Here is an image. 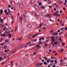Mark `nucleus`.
I'll return each mask as SVG.
<instances>
[{"label":"nucleus","instance_id":"f257e3e1","mask_svg":"<svg viewBox=\"0 0 67 67\" xmlns=\"http://www.w3.org/2000/svg\"><path fill=\"white\" fill-rule=\"evenodd\" d=\"M51 40H52V41L51 42L52 43H54L56 41V40H55V38L54 37H51Z\"/></svg>","mask_w":67,"mask_h":67},{"label":"nucleus","instance_id":"f03ea898","mask_svg":"<svg viewBox=\"0 0 67 67\" xmlns=\"http://www.w3.org/2000/svg\"><path fill=\"white\" fill-rule=\"evenodd\" d=\"M32 15H34V16H35V18L37 16V14H36V13L34 12L32 13Z\"/></svg>","mask_w":67,"mask_h":67},{"label":"nucleus","instance_id":"7ed1b4c3","mask_svg":"<svg viewBox=\"0 0 67 67\" xmlns=\"http://www.w3.org/2000/svg\"><path fill=\"white\" fill-rule=\"evenodd\" d=\"M46 16H47V17H48V18L49 16V17L50 18H52V15H50L49 14H47L46 15Z\"/></svg>","mask_w":67,"mask_h":67},{"label":"nucleus","instance_id":"20e7f679","mask_svg":"<svg viewBox=\"0 0 67 67\" xmlns=\"http://www.w3.org/2000/svg\"><path fill=\"white\" fill-rule=\"evenodd\" d=\"M25 56H27V57H28L29 55V53L27 52H25Z\"/></svg>","mask_w":67,"mask_h":67},{"label":"nucleus","instance_id":"39448f33","mask_svg":"<svg viewBox=\"0 0 67 67\" xmlns=\"http://www.w3.org/2000/svg\"><path fill=\"white\" fill-rule=\"evenodd\" d=\"M53 35L54 36H57L58 35V33L57 32H54L53 34Z\"/></svg>","mask_w":67,"mask_h":67},{"label":"nucleus","instance_id":"423d86ee","mask_svg":"<svg viewBox=\"0 0 67 67\" xmlns=\"http://www.w3.org/2000/svg\"><path fill=\"white\" fill-rule=\"evenodd\" d=\"M34 2H35V0H31L30 1V3L31 4H32Z\"/></svg>","mask_w":67,"mask_h":67},{"label":"nucleus","instance_id":"0eeeda50","mask_svg":"<svg viewBox=\"0 0 67 67\" xmlns=\"http://www.w3.org/2000/svg\"><path fill=\"white\" fill-rule=\"evenodd\" d=\"M25 63L26 64H29V61L28 60H26V59H25Z\"/></svg>","mask_w":67,"mask_h":67},{"label":"nucleus","instance_id":"6e6552de","mask_svg":"<svg viewBox=\"0 0 67 67\" xmlns=\"http://www.w3.org/2000/svg\"><path fill=\"white\" fill-rule=\"evenodd\" d=\"M26 14H27V12H26V11H25V12H24V17L25 18V16L26 15Z\"/></svg>","mask_w":67,"mask_h":67},{"label":"nucleus","instance_id":"1a4fd4ad","mask_svg":"<svg viewBox=\"0 0 67 67\" xmlns=\"http://www.w3.org/2000/svg\"><path fill=\"white\" fill-rule=\"evenodd\" d=\"M64 49H62L60 50L59 52L60 53H63V52H64Z\"/></svg>","mask_w":67,"mask_h":67},{"label":"nucleus","instance_id":"9d476101","mask_svg":"<svg viewBox=\"0 0 67 67\" xmlns=\"http://www.w3.org/2000/svg\"><path fill=\"white\" fill-rule=\"evenodd\" d=\"M23 47V46H20L18 48V49H21Z\"/></svg>","mask_w":67,"mask_h":67},{"label":"nucleus","instance_id":"9b49d317","mask_svg":"<svg viewBox=\"0 0 67 67\" xmlns=\"http://www.w3.org/2000/svg\"><path fill=\"white\" fill-rule=\"evenodd\" d=\"M60 45L59 44H57L55 46V47L57 48V47H58L59 46H60Z\"/></svg>","mask_w":67,"mask_h":67},{"label":"nucleus","instance_id":"f8f14e48","mask_svg":"<svg viewBox=\"0 0 67 67\" xmlns=\"http://www.w3.org/2000/svg\"><path fill=\"white\" fill-rule=\"evenodd\" d=\"M27 27H31V25L30 24H28L27 25Z\"/></svg>","mask_w":67,"mask_h":67},{"label":"nucleus","instance_id":"ddd939ff","mask_svg":"<svg viewBox=\"0 0 67 67\" xmlns=\"http://www.w3.org/2000/svg\"><path fill=\"white\" fill-rule=\"evenodd\" d=\"M6 35V34H2L1 35V36H2L3 37H4Z\"/></svg>","mask_w":67,"mask_h":67},{"label":"nucleus","instance_id":"4468645a","mask_svg":"<svg viewBox=\"0 0 67 67\" xmlns=\"http://www.w3.org/2000/svg\"><path fill=\"white\" fill-rule=\"evenodd\" d=\"M5 44V43H2L0 44V45L1 46H3V45H4Z\"/></svg>","mask_w":67,"mask_h":67},{"label":"nucleus","instance_id":"2eb2a0df","mask_svg":"<svg viewBox=\"0 0 67 67\" xmlns=\"http://www.w3.org/2000/svg\"><path fill=\"white\" fill-rule=\"evenodd\" d=\"M0 11L1 12V14H2L3 13V10L1 9L0 10Z\"/></svg>","mask_w":67,"mask_h":67},{"label":"nucleus","instance_id":"dca6fc26","mask_svg":"<svg viewBox=\"0 0 67 67\" xmlns=\"http://www.w3.org/2000/svg\"><path fill=\"white\" fill-rule=\"evenodd\" d=\"M41 34V33L38 34H35L34 35H35V36H36L37 35H38L39 34Z\"/></svg>","mask_w":67,"mask_h":67},{"label":"nucleus","instance_id":"f3484780","mask_svg":"<svg viewBox=\"0 0 67 67\" xmlns=\"http://www.w3.org/2000/svg\"><path fill=\"white\" fill-rule=\"evenodd\" d=\"M20 19V20L21 21H22V20H23V19H22V17H20V18H19Z\"/></svg>","mask_w":67,"mask_h":67},{"label":"nucleus","instance_id":"a211bd4d","mask_svg":"<svg viewBox=\"0 0 67 67\" xmlns=\"http://www.w3.org/2000/svg\"><path fill=\"white\" fill-rule=\"evenodd\" d=\"M5 53H6L7 52H9V49H7H7H5V50L4 51Z\"/></svg>","mask_w":67,"mask_h":67},{"label":"nucleus","instance_id":"6ab92c4d","mask_svg":"<svg viewBox=\"0 0 67 67\" xmlns=\"http://www.w3.org/2000/svg\"><path fill=\"white\" fill-rule=\"evenodd\" d=\"M21 4L23 5H25V3L24 2H23Z\"/></svg>","mask_w":67,"mask_h":67},{"label":"nucleus","instance_id":"aec40b11","mask_svg":"<svg viewBox=\"0 0 67 67\" xmlns=\"http://www.w3.org/2000/svg\"><path fill=\"white\" fill-rule=\"evenodd\" d=\"M31 43V42H29L27 43L26 44V45H30V44H31V43Z\"/></svg>","mask_w":67,"mask_h":67},{"label":"nucleus","instance_id":"412c9836","mask_svg":"<svg viewBox=\"0 0 67 67\" xmlns=\"http://www.w3.org/2000/svg\"><path fill=\"white\" fill-rule=\"evenodd\" d=\"M9 38H11V34H9Z\"/></svg>","mask_w":67,"mask_h":67},{"label":"nucleus","instance_id":"4be33fe9","mask_svg":"<svg viewBox=\"0 0 67 67\" xmlns=\"http://www.w3.org/2000/svg\"><path fill=\"white\" fill-rule=\"evenodd\" d=\"M37 7H38V6L36 5H34V8H36H36H37Z\"/></svg>","mask_w":67,"mask_h":67},{"label":"nucleus","instance_id":"5701e85b","mask_svg":"<svg viewBox=\"0 0 67 67\" xmlns=\"http://www.w3.org/2000/svg\"><path fill=\"white\" fill-rule=\"evenodd\" d=\"M9 13H12V12H13V11H10V10L9 9Z\"/></svg>","mask_w":67,"mask_h":67},{"label":"nucleus","instance_id":"b1692460","mask_svg":"<svg viewBox=\"0 0 67 67\" xmlns=\"http://www.w3.org/2000/svg\"><path fill=\"white\" fill-rule=\"evenodd\" d=\"M50 59H49V60H48L47 61V63H49L50 62L51 60H50Z\"/></svg>","mask_w":67,"mask_h":67},{"label":"nucleus","instance_id":"393cba45","mask_svg":"<svg viewBox=\"0 0 67 67\" xmlns=\"http://www.w3.org/2000/svg\"><path fill=\"white\" fill-rule=\"evenodd\" d=\"M43 58L44 59H45V60H47V57H44Z\"/></svg>","mask_w":67,"mask_h":67},{"label":"nucleus","instance_id":"a878e982","mask_svg":"<svg viewBox=\"0 0 67 67\" xmlns=\"http://www.w3.org/2000/svg\"><path fill=\"white\" fill-rule=\"evenodd\" d=\"M57 13H55L54 14V16H56V15H57Z\"/></svg>","mask_w":67,"mask_h":67},{"label":"nucleus","instance_id":"bb28decb","mask_svg":"<svg viewBox=\"0 0 67 67\" xmlns=\"http://www.w3.org/2000/svg\"><path fill=\"white\" fill-rule=\"evenodd\" d=\"M7 46H4L3 47V48H7Z\"/></svg>","mask_w":67,"mask_h":67},{"label":"nucleus","instance_id":"cd10ccee","mask_svg":"<svg viewBox=\"0 0 67 67\" xmlns=\"http://www.w3.org/2000/svg\"><path fill=\"white\" fill-rule=\"evenodd\" d=\"M44 64V65H47V63L44 62L43 63Z\"/></svg>","mask_w":67,"mask_h":67},{"label":"nucleus","instance_id":"c85d7f7f","mask_svg":"<svg viewBox=\"0 0 67 67\" xmlns=\"http://www.w3.org/2000/svg\"><path fill=\"white\" fill-rule=\"evenodd\" d=\"M6 14V15H9V13L8 12H6V13H5Z\"/></svg>","mask_w":67,"mask_h":67},{"label":"nucleus","instance_id":"c756f323","mask_svg":"<svg viewBox=\"0 0 67 67\" xmlns=\"http://www.w3.org/2000/svg\"><path fill=\"white\" fill-rule=\"evenodd\" d=\"M51 27L50 28V29L52 30H53L54 29V28H53V27Z\"/></svg>","mask_w":67,"mask_h":67},{"label":"nucleus","instance_id":"7c9ffc66","mask_svg":"<svg viewBox=\"0 0 67 67\" xmlns=\"http://www.w3.org/2000/svg\"><path fill=\"white\" fill-rule=\"evenodd\" d=\"M6 29V27L5 26L4 28V30H3L4 31H5V30Z\"/></svg>","mask_w":67,"mask_h":67},{"label":"nucleus","instance_id":"2f4dec72","mask_svg":"<svg viewBox=\"0 0 67 67\" xmlns=\"http://www.w3.org/2000/svg\"><path fill=\"white\" fill-rule=\"evenodd\" d=\"M56 8H58V7H59V6H58V4L57 5H56Z\"/></svg>","mask_w":67,"mask_h":67},{"label":"nucleus","instance_id":"473e14b6","mask_svg":"<svg viewBox=\"0 0 67 67\" xmlns=\"http://www.w3.org/2000/svg\"><path fill=\"white\" fill-rule=\"evenodd\" d=\"M5 33H6V34H8L9 33H8V32L7 31V30H6L5 32Z\"/></svg>","mask_w":67,"mask_h":67},{"label":"nucleus","instance_id":"72a5a7b5","mask_svg":"<svg viewBox=\"0 0 67 67\" xmlns=\"http://www.w3.org/2000/svg\"><path fill=\"white\" fill-rule=\"evenodd\" d=\"M57 43H58V42H57V41H56L54 42V44L55 45H57Z\"/></svg>","mask_w":67,"mask_h":67},{"label":"nucleus","instance_id":"f704fd0d","mask_svg":"<svg viewBox=\"0 0 67 67\" xmlns=\"http://www.w3.org/2000/svg\"><path fill=\"white\" fill-rule=\"evenodd\" d=\"M22 37H21V38H20L19 39V41H20V40H21L22 39Z\"/></svg>","mask_w":67,"mask_h":67},{"label":"nucleus","instance_id":"c9c22d12","mask_svg":"<svg viewBox=\"0 0 67 67\" xmlns=\"http://www.w3.org/2000/svg\"><path fill=\"white\" fill-rule=\"evenodd\" d=\"M7 9H5L4 10V11L5 12V13L7 12Z\"/></svg>","mask_w":67,"mask_h":67},{"label":"nucleus","instance_id":"e433bc0d","mask_svg":"<svg viewBox=\"0 0 67 67\" xmlns=\"http://www.w3.org/2000/svg\"><path fill=\"white\" fill-rule=\"evenodd\" d=\"M3 21H4L3 19H1V22H3Z\"/></svg>","mask_w":67,"mask_h":67},{"label":"nucleus","instance_id":"4c0bfd02","mask_svg":"<svg viewBox=\"0 0 67 67\" xmlns=\"http://www.w3.org/2000/svg\"><path fill=\"white\" fill-rule=\"evenodd\" d=\"M34 55H36V53L35 52H34Z\"/></svg>","mask_w":67,"mask_h":67},{"label":"nucleus","instance_id":"58836bf2","mask_svg":"<svg viewBox=\"0 0 67 67\" xmlns=\"http://www.w3.org/2000/svg\"><path fill=\"white\" fill-rule=\"evenodd\" d=\"M15 52H15L14 51L12 52V54H14V53H15Z\"/></svg>","mask_w":67,"mask_h":67},{"label":"nucleus","instance_id":"ea45409f","mask_svg":"<svg viewBox=\"0 0 67 67\" xmlns=\"http://www.w3.org/2000/svg\"><path fill=\"white\" fill-rule=\"evenodd\" d=\"M4 63V62H3L1 64V65H3Z\"/></svg>","mask_w":67,"mask_h":67},{"label":"nucleus","instance_id":"a19ab883","mask_svg":"<svg viewBox=\"0 0 67 67\" xmlns=\"http://www.w3.org/2000/svg\"><path fill=\"white\" fill-rule=\"evenodd\" d=\"M62 44L63 46H65V43H62Z\"/></svg>","mask_w":67,"mask_h":67},{"label":"nucleus","instance_id":"79ce46f5","mask_svg":"<svg viewBox=\"0 0 67 67\" xmlns=\"http://www.w3.org/2000/svg\"><path fill=\"white\" fill-rule=\"evenodd\" d=\"M60 62H63V61H64V59H61L60 60Z\"/></svg>","mask_w":67,"mask_h":67},{"label":"nucleus","instance_id":"37998d69","mask_svg":"<svg viewBox=\"0 0 67 67\" xmlns=\"http://www.w3.org/2000/svg\"><path fill=\"white\" fill-rule=\"evenodd\" d=\"M43 43V42L41 41L39 43V44H42Z\"/></svg>","mask_w":67,"mask_h":67},{"label":"nucleus","instance_id":"c03bdc74","mask_svg":"<svg viewBox=\"0 0 67 67\" xmlns=\"http://www.w3.org/2000/svg\"><path fill=\"white\" fill-rule=\"evenodd\" d=\"M50 63H53V62H54V60H51L50 61Z\"/></svg>","mask_w":67,"mask_h":67},{"label":"nucleus","instance_id":"a18cd8bd","mask_svg":"<svg viewBox=\"0 0 67 67\" xmlns=\"http://www.w3.org/2000/svg\"><path fill=\"white\" fill-rule=\"evenodd\" d=\"M42 29L43 30H46V28H45L44 27H43V28H42Z\"/></svg>","mask_w":67,"mask_h":67},{"label":"nucleus","instance_id":"49530a36","mask_svg":"<svg viewBox=\"0 0 67 67\" xmlns=\"http://www.w3.org/2000/svg\"><path fill=\"white\" fill-rule=\"evenodd\" d=\"M36 47H39V46H40V45H37L36 46Z\"/></svg>","mask_w":67,"mask_h":67},{"label":"nucleus","instance_id":"de8ad7c7","mask_svg":"<svg viewBox=\"0 0 67 67\" xmlns=\"http://www.w3.org/2000/svg\"><path fill=\"white\" fill-rule=\"evenodd\" d=\"M7 57H6V55H5L3 57L4 59H5L7 58Z\"/></svg>","mask_w":67,"mask_h":67},{"label":"nucleus","instance_id":"09e8293b","mask_svg":"<svg viewBox=\"0 0 67 67\" xmlns=\"http://www.w3.org/2000/svg\"><path fill=\"white\" fill-rule=\"evenodd\" d=\"M34 42H36L37 41V39H35L34 40Z\"/></svg>","mask_w":67,"mask_h":67},{"label":"nucleus","instance_id":"8fccbe9b","mask_svg":"<svg viewBox=\"0 0 67 67\" xmlns=\"http://www.w3.org/2000/svg\"><path fill=\"white\" fill-rule=\"evenodd\" d=\"M37 67H38V66H39V63H37Z\"/></svg>","mask_w":67,"mask_h":67},{"label":"nucleus","instance_id":"3c124183","mask_svg":"<svg viewBox=\"0 0 67 67\" xmlns=\"http://www.w3.org/2000/svg\"><path fill=\"white\" fill-rule=\"evenodd\" d=\"M8 41V40H5V43H7V42Z\"/></svg>","mask_w":67,"mask_h":67},{"label":"nucleus","instance_id":"603ef678","mask_svg":"<svg viewBox=\"0 0 67 67\" xmlns=\"http://www.w3.org/2000/svg\"><path fill=\"white\" fill-rule=\"evenodd\" d=\"M51 38V37H50L49 36L47 37V39H48V38Z\"/></svg>","mask_w":67,"mask_h":67},{"label":"nucleus","instance_id":"864d4df0","mask_svg":"<svg viewBox=\"0 0 67 67\" xmlns=\"http://www.w3.org/2000/svg\"><path fill=\"white\" fill-rule=\"evenodd\" d=\"M5 26H7L8 25V24L7 23H5Z\"/></svg>","mask_w":67,"mask_h":67},{"label":"nucleus","instance_id":"5fc2aeb1","mask_svg":"<svg viewBox=\"0 0 67 67\" xmlns=\"http://www.w3.org/2000/svg\"><path fill=\"white\" fill-rule=\"evenodd\" d=\"M54 62L55 64H57V61L56 60H55Z\"/></svg>","mask_w":67,"mask_h":67},{"label":"nucleus","instance_id":"6e6d98bb","mask_svg":"<svg viewBox=\"0 0 67 67\" xmlns=\"http://www.w3.org/2000/svg\"><path fill=\"white\" fill-rule=\"evenodd\" d=\"M3 40V38H1V42H2V40Z\"/></svg>","mask_w":67,"mask_h":67},{"label":"nucleus","instance_id":"4d7b16f0","mask_svg":"<svg viewBox=\"0 0 67 67\" xmlns=\"http://www.w3.org/2000/svg\"><path fill=\"white\" fill-rule=\"evenodd\" d=\"M9 17H11L12 16H11V14H9Z\"/></svg>","mask_w":67,"mask_h":67},{"label":"nucleus","instance_id":"13d9d810","mask_svg":"<svg viewBox=\"0 0 67 67\" xmlns=\"http://www.w3.org/2000/svg\"><path fill=\"white\" fill-rule=\"evenodd\" d=\"M60 32V30H58V32L59 33Z\"/></svg>","mask_w":67,"mask_h":67},{"label":"nucleus","instance_id":"bf43d9fd","mask_svg":"<svg viewBox=\"0 0 67 67\" xmlns=\"http://www.w3.org/2000/svg\"><path fill=\"white\" fill-rule=\"evenodd\" d=\"M61 39H62V37H60L59 39V41H60Z\"/></svg>","mask_w":67,"mask_h":67},{"label":"nucleus","instance_id":"052dcab7","mask_svg":"<svg viewBox=\"0 0 67 67\" xmlns=\"http://www.w3.org/2000/svg\"><path fill=\"white\" fill-rule=\"evenodd\" d=\"M53 32H54V31H53V30H52L51 31H50V32L51 33H52V32L53 33Z\"/></svg>","mask_w":67,"mask_h":67},{"label":"nucleus","instance_id":"680f3d73","mask_svg":"<svg viewBox=\"0 0 67 67\" xmlns=\"http://www.w3.org/2000/svg\"><path fill=\"white\" fill-rule=\"evenodd\" d=\"M34 45V44H32L30 45V46H32V45Z\"/></svg>","mask_w":67,"mask_h":67},{"label":"nucleus","instance_id":"e2e57ef3","mask_svg":"<svg viewBox=\"0 0 67 67\" xmlns=\"http://www.w3.org/2000/svg\"><path fill=\"white\" fill-rule=\"evenodd\" d=\"M42 64H43V63H41L40 64V66H41L42 65Z\"/></svg>","mask_w":67,"mask_h":67},{"label":"nucleus","instance_id":"0e129e2a","mask_svg":"<svg viewBox=\"0 0 67 67\" xmlns=\"http://www.w3.org/2000/svg\"><path fill=\"white\" fill-rule=\"evenodd\" d=\"M41 39H42V40H44V37H42L41 38Z\"/></svg>","mask_w":67,"mask_h":67},{"label":"nucleus","instance_id":"69168bd1","mask_svg":"<svg viewBox=\"0 0 67 67\" xmlns=\"http://www.w3.org/2000/svg\"><path fill=\"white\" fill-rule=\"evenodd\" d=\"M11 6L10 5H9V8H11Z\"/></svg>","mask_w":67,"mask_h":67},{"label":"nucleus","instance_id":"338daca9","mask_svg":"<svg viewBox=\"0 0 67 67\" xmlns=\"http://www.w3.org/2000/svg\"><path fill=\"white\" fill-rule=\"evenodd\" d=\"M6 56L7 57H8L9 56L8 55V54H6Z\"/></svg>","mask_w":67,"mask_h":67},{"label":"nucleus","instance_id":"774afa93","mask_svg":"<svg viewBox=\"0 0 67 67\" xmlns=\"http://www.w3.org/2000/svg\"><path fill=\"white\" fill-rule=\"evenodd\" d=\"M41 60L42 62H44V60L42 59Z\"/></svg>","mask_w":67,"mask_h":67}]
</instances>
